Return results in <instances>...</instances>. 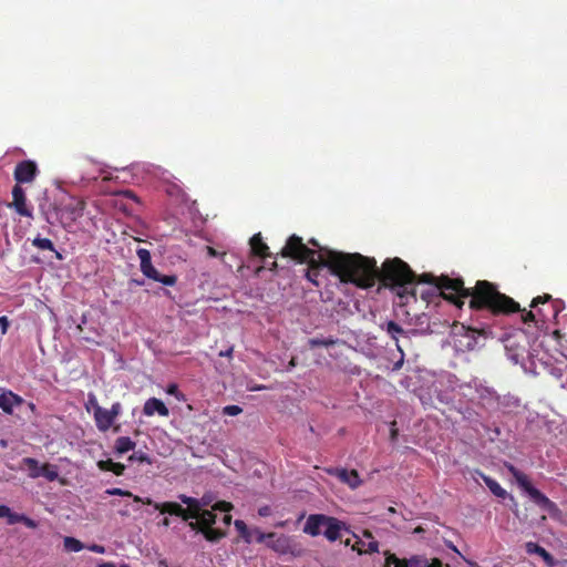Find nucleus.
Masks as SVG:
<instances>
[{"label":"nucleus","instance_id":"obj_1","mask_svg":"<svg viewBox=\"0 0 567 567\" xmlns=\"http://www.w3.org/2000/svg\"><path fill=\"white\" fill-rule=\"evenodd\" d=\"M329 264L343 284L369 289L379 281L383 287L395 290L400 298L409 295L415 297L414 288L410 289L408 285L415 284L416 275L399 257L385 259L379 268L373 257L359 252L332 254Z\"/></svg>","mask_w":567,"mask_h":567},{"label":"nucleus","instance_id":"obj_2","mask_svg":"<svg viewBox=\"0 0 567 567\" xmlns=\"http://www.w3.org/2000/svg\"><path fill=\"white\" fill-rule=\"evenodd\" d=\"M436 287L442 289L444 299L457 308H462L464 299L470 298L468 307L475 312L487 311L491 316H502L520 311L518 302L487 280H477L473 288H466L462 278L443 277Z\"/></svg>","mask_w":567,"mask_h":567},{"label":"nucleus","instance_id":"obj_3","mask_svg":"<svg viewBox=\"0 0 567 567\" xmlns=\"http://www.w3.org/2000/svg\"><path fill=\"white\" fill-rule=\"evenodd\" d=\"M323 254H318L316 250L310 249L303 244L302 238L297 235H291L286 245L280 250V256L285 258H291L299 264H307L308 269L306 277L309 281L319 286L318 276L323 267H327L330 272L338 277L329 264L332 254H344L343 251H337L331 249H321Z\"/></svg>","mask_w":567,"mask_h":567},{"label":"nucleus","instance_id":"obj_4","mask_svg":"<svg viewBox=\"0 0 567 567\" xmlns=\"http://www.w3.org/2000/svg\"><path fill=\"white\" fill-rule=\"evenodd\" d=\"M105 494L111 496H123V497H132L135 503H142L146 505H153L155 509L159 511L162 514H169L181 517L183 520L188 522L190 516H193L189 512H186L185 508L178 503L175 502H164V503H154L151 498H142L141 496L133 495L130 491L122 489L118 487L107 488Z\"/></svg>","mask_w":567,"mask_h":567},{"label":"nucleus","instance_id":"obj_5","mask_svg":"<svg viewBox=\"0 0 567 567\" xmlns=\"http://www.w3.org/2000/svg\"><path fill=\"white\" fill-rule=\"evenodd\" d=\"M84 209L85 203L83 200L72 199L66 204L53 206L54 217L50 212H44V218L49 224L53 225L58 221L66 229L83 216Z\"/></svg>","mask_w":567,"mask_h":567},{"label":"nucleus","instance_id":"obj_6","mask_svg":"<svg viewBox=\"0 0 567 567\" xmlns=\"http://www.w3.org/2000/svg\"><path fill=\"white\" fill-rule=\"evenodd\" d=\"M383 567H451L437 557H429L425 554H413L410 557H398L390 550L383 551Z\"/></svg>","mask_w":567,"mask_h":567},{"label":"nucleus","instance_id":"obj_7","mask_svg":"<svg viewBox=\"0 0 567 567\" xmlns=\"http://www.w3.org/2000/svg\"><path fill=\"white\" fill-rule=\"evenodd\" d=\"M508 472L513 475L518 486L528 494L530 499L542 509L553 513L557 511V505L550 501L544 493L533 486L528 476L516 468L513 464L506 465Z\"/></svg>","mask_w":567,"mask_h":567},{"label":"nucleus","instance_id":"obj_8","mask_svg":"<svg viewBox=\"0 0 567 567\" xmlns=\"http://www.w3.org/2000/svg\"><path fill=\"white\" fill-rule=\"evenodd\" d=\"M141 261L142 274L156 282L164 286H174L177 282L176 275H161L157 269L152 265L151 252L145 248H138L136 251Z\"/></svg>","mask_w":567,"mask_h":567},{"label":"nucleus","instance_id":"obj_9","mask_svg":"<svg viewBox=\"0 0 567 567\" xmlns=\"http://www.w3.org/2000/svg\"><path fill=\"white\" fill-rule=\"evenodd\" d=\"M121 412L122 405L120 402L113 403L110 410L103 409L97 402H95L94 421L99 431H109Z\"/></svg>","mask_w":567,"mask_h":567},{"label":"nucleus","instance_id":"obj_10","mask_svg":"<svg viewBox=\"0 0 567 567\" xmlns=\"http://www.w3.org/2000/svg\"><path fill=\"white\" fill-rule=\"evenodd\" d=\"M267 547L271 548L279 555L300 556L302 553V549L292 539V537L285 534L275 533V537L270 538V542H267Z\"/></svg>","mask_w":567,"mask_h":567},{"label":"nucleus","instance_id":"obj_11","mask_svg":"<svg viewBox=\"0 0 567 567\" xmlns=\"http://www.w3.org/2000/svg\"><path fill=\"white\" fill-rule=\"evenodd\" d=\"M39 174L35 162L24 159L16 165L13 177L18 185L32 183Z\"/></svg>","mask_w":567,"mask_h":567},{"label":"nucleus","instance_id":"obj_12","mask_svg":"<svg viewBox=\"0 0 567 567\" xmlns=\"http://www.w3.org/2000/svg\"><path fill=\"white\" fill-rule=\"evenodd\" d=\"M443 277H446V276L442 275L440 277H436L431 272H424L420 276H416V280H415L416 284H427V285L432 286L431 288H429L427 290H425L421 293V297L423 300H425L426 302H430L433 297H442L444 299V293H442V289L436 287L440 279Z\"/></svg>","mask_w":567,"mask_h":567},{"label":"nucleus","instance_id":"obj_13","mask_svg":"<svg viewBox=\"0 0 567 567\" xmlns=\"http://www.w3.org/2000/svg\"><path fill=\"white\" fill-rule=\"evenodd\" d=\"M327 473L336 476L340 482L347 484L350 488L355 489L362 484L357 470L348 471L347 468H328Z\"/></svg>","mask_w":567,"mask_h":567},{"label":"nucleus","instance_id":"obj_14","mask_svg":"<svg viewBox=\"0 0 567 567\" xmlns=\"http://www.w3.org/2000/svg\"><path fill=\"white\" fill-rule=\"evenodd\" d=\"M0 518H7L9 525L22 523L28 528L34 529L38 527V523L34 519L24 514L13 513L7 505H0Z\"/></svg>","mask_w":567,"mask_h":567},{"label":"nucleus","instance_id":"obj_15","mask_svg":"<svg viewBox=\"0 0 567 567\" xmlns=\"http://www.w3.org/2000/svg\"><path fill=\"white\" fill-rule=\"evenodd\" d=\"M12 207L16 212L24 217H32V210L27 205V197L24 189L16 184L12 188Z\"/></svg>","mask_w":567,"mask_h":567},{"label":"nucleus","instance_id":"obj_16","mask_svg":"<svg viewBox=\"0 0 567 567\" xmlns=\"http://www.w3.org/2000/svg\"><path fill=\"white\" fill-rule=\"evenodd\" d=\"M323 536L329 542H336L341 538V532L348 530L347 524L333 516H328L327 523H324Z\"/></svg>","mask_w":567,"mask_h":567},{"label":"nucleus","instance_id":"obj_17","mask_svg":"<svg viewBox=\"0 0 567 567\" xmlns=\"http://www.w3.org/2000/svg\"><path fill=\"white\" fill-rule=\"evenodd\" d=\"M328 520V515L324 514H311L308 516L306 524L303 526V533L308 534L312 537L319 536L322 534L324 528V523Z\"/></svg>","mask_w":567,"mask_h":567},{"label":"nucleus","instance_id":"obj_18","mask_svg":"<svg viewBox=\"0 0 567 567\" xmlns=\"http://www.w3.org/2000/svg\"><path fill=\"white\" fill-rule=\"evenodd\" d=\"M22 403L23 399L12 391H4L0 394V409L7 414H12L13 409Z\"/></svg>","mask_w":567,"mask_h":567},{"label":"nucleus","instance_id":"obj_19","mask_svg":"<svg viewBox=\"0 0 567 567\" xmlns=\"http://www.w3.org/2000/svg\"><path fill=\"white\" fill-rule=\"evenodd\" d=\"M143 413L146 416H152L155 413H157L161 416H168L169 410L159 399L151 398L146 400V402L144 403Z\"/></svg>","mask_w":567,"mask_h":567},{"label":"nucleus","instance_id":"obj_20","mask_svg":"<svg viewBox=\"0 0 567 567\" xmlns=\"http://www.w3.org/2000/svg\"><path fill=\"white\" fill-rule=\"evenodd\" d=\"M525 549L526 553L529 555L536 554L540 556L548 567H555L557 564L553 555L548 553L544 547L539 546L537 543L527 542L525 544Z\"/></svg>","mask_w":567,"mask_h":567},{"label":"nucleus","instance_id":"obj_21","mask_svg":"<svg viewBox=\"0 0 567 567\" xmlns=\"http://www.w3.org/2000/svg\"><path fill=\"white\" fill-rule=\"evenodd\" d=\"M249 244H250L251 252L255 256H258L260 258H266V257H270L271 256V254L269 252V247L267 246L266 243H264L262 237H261L260 234H255L250 238Z\"/></svg>","mask_w":567,"mask_h":567},{"label":"nucleus","instance_id":"obj_22","mask_svg":"<svg viewBox=\"0 0 567 567\" xmlns=\"http://www.w3.org/2000/svg\"><path fill=\"white\" fill-rule=\"evenodd\" d=\"M178 498L183 504L187 505L186 512H189L193 516H190V519H197L202 513L200 503L197 498L186 496L184 494L179 495Z\"/></svg>","mask_w":567,"mask_h":567},{"label":"nucleus","instance_id":"obj_23","mask_svg":"<svg viewBox=\"0 0 567 567\" xmlns=\"http://www.w3.org/2000/svg\"><path fill=\"white\" fill-rule=\"evenodd\" d=\"M136 443L128 436H120L115 440L114 451L116 454L122 455L130 451H133Z\"/></svg>","mask_w":567,"mask_h":567},{"label":"nucleus","instance_id":"obj_24","mask_svg":"<svg viewBox=\"0 0 567 567\" xmlns=\"http://www.w3.org/2000/svg\"><path fill=\"white\" fill-rule=\"evenodd\" d=\"M97 466L101 471L112 472L120 476L124 474L125 465L122 463L113 462L111 458L101 460L97 462Z\"/></svg>","mask_w":567,"mask_h":567},{"label":"nucleus","instance_id":"obj_25","mask_svg":"<svg viewBox=\"0 0 567 567\" xmlns=\"http://www.w3.org/2000/svg\"><path fill=\"white\" fill-rule=\"evenodd\" d=\"M482 480L485 485L488 487L491 493L499 498H506L508 496L507 492L492 477L482 474Z\"/></svg>","mask_w":567,"mask_h":567},{"label":"nucleus","instance_id":"obj_26","mask_svg":"<svg viewBox=\"0 0 567 567\" xmlns=\"http://www.w3.org/2000/svg\"><path fill=\"white\" fill-rule=\"evenodd\" d=\"M32 245H33L34 247H37L38 249H40V250H50V251H53V252H54V255H55V258H56V259H59V260H61V259H62V255H61V252H59V251L55 249V247H54V245H53L52 240H51V239H49V238H42V237H40V236H37V237L32 240Z\"/></svg>","mask_w":567,"mask_h":567},{"label":"nucleus","instance_id":"obj_27","mask_svg":"<svg viewBox=\"0 0 567 567\" xmlns=\"http://www.w3.org/2000/svg\"><path fill=\"white\" fill-rule=\"evenodd\" d=\"M462 328L466 329L467 337H471L473 339H475V334L482 336L484 338H487L488 336L492 334L491 327L488 324H481V326L471 324L467 327H465L463 324Z\"/></svg>","mask_w":567,"mask_h":567},{"label":"nucleus","instance_id":"obj_28","mask_svg":"<svg viewBox=\"0 0 567 567\" xmlns=\"http://www.w3.org/2000/svg\"><path fill=\"white\" fill-rule=\"evenodd\" d=\"M22 462L27 466V468L29 471V476L31 478L40 477L41 465L38 460H35L33 457H24L22 460Z\"/></svg>","mask_w":567,"mask_h":567},{"label":"nucleus","instance_id":"obj_29","mask_svg":"<svg viewBox=\"0 0 567 567\" xmlns=\"http://www.w3.org/2000/svg\"><path fill=\"white\" fill-rule=\"evenodd\" d=\"M63 546L68 553H78L84 548V545L81 540L71 536H65L63 538Z\"/></svg>","mask_w":567,"mask_h":567},{"label":"nucleus","instance_id":"obj_30","mask_svg":"<svg viewBox=\"0 0 567 567\" xmlns=\"http://www.w3.org/2000/svg\"><path fill=\"white\" fill-rule=\"evenodd\" d=\"M47 478L49 482H53L59 477L56 465L45 463L41 465L40 477Z\"/></svg>","mask_w":567,"mask_h":567},{"label":"nucleus","instance_id":"obj_31","mask_svg":"<svg viewBox=\"0 0 567 567\" xmlns=\"http://www.w3.org/2000/svg\"><path fill=\"white\" fill-rule=\"evenodd\" d=\"M202 534L210 543H217L226 536L225 532L214 527L202 528Z\"/></svg>","mask_w":567,"mask_h":567},{"label":"nucleus","instance_id":"obj_32","mask_svg":"<svg viewBox=\"0 0 567 567\" xmlns=\"http://www.w3.org/2000/svg\"><path fill=\"white\" fill-rule=\"evenodd\" d=\"M197 519L200 520L203 528L213 527V525L216 523V514H214L212 511L203 509Z\"/></svg>","mask_w":567,"mask_h":567},{"label":"nucleus","instance_id":"obj_33","mask_svg":"<svg viewBox=\"0 0 567 567\" xmlns=\"http://www.w3.org/2000/svg\"><path fill=\"white\" fill-rule=\"evenodd\" d=\"M234 525L237 532L239 533L240 537L244 538L246 543H251L250 532L246 523L241 519H236Z\"/></svg>","mask_w":567,"mask_h":567},{"label":"nucleus","instance_id":"obj_34","mask_svg":"<svg viewBox=\"0 0 567 567\" xmlns=\"http://www.w3.org/2000/svg\"><path fill=\"white\" fill-rule=\"evenodd\" d=\"M337 342H338V340L332 339V338H328V339L311 338V339H309L308 344L311 349H313L317 347H330V346L336 344Z\"/></svg>","mask_w":567,"mask_h":567},{"label":"nucleus","instance_id":"obj_35","mask_svg":"<svg viewBox=\"0 0 567 567\" xmlns=\"http://www.w3.org/2000/svg\"><path fill=\"white\" fill-rule=\"evenodd\" d=\"M385 330L391 336V338L396 341H398V334L404 333L403 328L395 321H388Z\"/></svg>","mask_w":567,"mask_h":567},{"label":"nucleus","instance_id":"obj_36","mask_svg":"<svg viewBox=\"0 0 567 567\" xmlns=\"http://www.w3.org/2000/svg\"><path fill=\"white\" fill-rule=\"evenodd\" d=\"M128 461L130 462H140V463H146V464H152V460L151 457L142 452V451H138V452H134L130 457H128Z\"/></svg>","mask_w":567,"mask_h":567},{"label":"nucleus","instance_id":"obj_37","mask_svg":"<svg viewBox=\"0 0 567 567\" xmlns=\"http://www.w3.org/2000/svg\"><path fill=\"white\" fill-rule=\"evenodd\" d=\"M360 555L379 553V542L370 540L364 549H358Z\"/></svg>","mask_w":567,"mask_h":567},{"label":"nucleus","instance_id":"obj_38","mask_svg":"<svg viewBox=\"0 0 567 567\" xmlns=\"http://www.w3.org/2000/svg\"><path fill=\"white\" fill-rule=\"evenodd\" d=\"M243 412V409L239 405H226L223 409V413L225 415L236 416Z\"/></svg>","mask_w":567,"mask_h":567},{"label":"nucleus","instance_id":"obj_39","mask_svg":"<svg viewBox=\"0 0 567 567\" xmlns=\"http://www.w3.org/2000/svg\"><path fill=\"white\" fill-rule=\"evenodd\" d=\"M549 300H551L550 295L545 293L543 296H537L532 300L530 308H536L538 305L546 303Z\"/></svg>","mask_w":567,"mask_h":567},{"label":"nucleus","instance_id":"obj_40","mask_svg":"<svg viewBox=\"0 0 567 567\" xmlns=\"http://www.w3.org/2000/svg\"><path fill=\"white\" fill-rule=\"evenodd\" d=\"M275 537V533H261L259 530H257V543H260V544H266L267 545V542H270V538H274Z\"/></svg>","mask_w":567,"mask_h":567},{"label":"nucleus","instance_id":"obj_41","mask_svg":"<svg viewBox=\"0 0 567 567\" xmlns=\"http://www.w3.org/2000/svg\"><path fill=\"white\" fill-rule=\"evenodd\" d=\"M519 312H522V321L524 323H530L535 321L536 315L533 311H526L525 309H520Z\"/></svg>","mask_w":567,"mask_h":567},{"label":"nucleus","instance_id":"obj_42","mask_svg":"<svg viewBox=\"0 0 567 567\" xmlns=\"http://www.w3.org/2000/svg\"><path fill=\"white\" fill-rule=\"evenodd\" d=\"M230 508H231V504L228 502H225V501L218 502L214 506V509H219V511H225V512L229 511Z\"/></svg>","mask_w":567,"mask_h":567},{"label":"nucleus","instance_id":"obj_43","mask_svg":"<svg viewBox=\"0 0 567 567\" xmlns=\"http://www.w3.org/2000/svg\"><path fill=\"white\" fill-rule=\"evenodd\" d=\"M9 320L6 316L0 317L1 333L6 334L9 329Z\"/></svg>","mask_w":567,"mask_h":567},{"label":"nucleus","instance_id":"obj_44","mask_svg":"<svg viewBox=\"0 0 567 567\" xmlns=\"http://www.w3.org/2000/svg\"><path fill=\"white\" fill-rule=\"evenodd\" d=\"M87 548H89V550L96 553V554L105 553V547L102 545L93 544V545L89 546Z\"/></svg>","mask_w":567,"mask_h":567},{"label":"nucleus","instance_id":"obj_45","mask_svg":"<svg viewBox=\"0 0 567 567\" xmlns=\"http://www.w3.org/2000/svg\"><path fill=\"white\" fill-rule=\"evenodd\" d=\"M188 526L198 533H202L203 525L199 519H196L195 522H189Z\"/></svg>","mask_w":567,"mask_h":567},{"label":"nucleus","instance_id":"obj_46","mask_svg":"<svg viewBox=\"0 0 567 567\" xmlns=\"http://www.w3.org/2000/svg\"><path fill=\"white\" fill-rule=\"evenodd\" d=\"M258 514L260 516H268L270 514V508L268 506H262L258 509Z\"/></svg>","mask_w":567,"mask_h":567},{"label":"nucleus","instance_id":"obj_47","mask_svg":"<svg viewBox=\"0 0 567 567\" xmlns=\"http://www.w3.org/2000/svg\"><path fill=\"white\" fill-rule=\"evenodd\" d=\"M167 393L173 394V395H177V393H178L177 385L176 384H169L168 388H167Z\"/></svg>","mask_w":567,"mask_h":567},{"label":"nucleus","instance_id":"obj_48","mask_svg":"<svg viewBox=\"0 0 567 567\" xmlns=\"http://www.w3.org/2000/svg\"><path fill=\"white\" fill-rule=\"evenodd\" d=\"M206 249L209 257H217L219 255V252L210 246H207Z\"/></svg>","mask_w":567,"mask_h":567},{"label":"nucleus","instance_id":"obj_49","mask_svg":"<svg viewBox=\"0 0 567 567\" xmlns=\"http://www.w3.org/2000/svg\"><path fill=\"white\" fill-rule=\"evenodd\" d=\"M445 545L452 549L453 551L457 553L458 555H461V553L458 551L457 547L452 543V542H445Z\"/></svg>","mask_w":567,"mask_h":567},{"label":"nucleus","instance_id":"obj_50","mask_svg":"<svg viewBox=\"0 0 567 567\" xmlns=\"http://www.w3.org/2000/svg\"><path fill=\"white\" fill-rule=\"evenodd\" d=\"M362 535H363L364 538H368L370 540H374L372 533L370 530H368V529H364Z\"/></svg>","mask_w":567,"mask_h":567},{"label":"nucleus","instance_id":"obj_51","mask_svg":"<svg viewBox=\"0 0 567 567\" xmlns=\"http://www.w3.org/2000/svg\"><path fill=\"white\" fill-rule=\"evenodd\" d=\"M231 354H233V348H229L226 351H220L219 352L220 357H231Z\"/></svg>","mask_w":567,"mask_h":567},{"label":"nucleus","instance_id":"obj_52","mask_svg":"<svg viewBox=\"0 0 567 567\" xmlns=\"http://www.w3.org/2000/svg\"><path fill=\"white\" fill-rule=\"evenodd\" d=\"M361 546H364V543L362 540H358L353 546H352V549L353 550H357L358 549H362Z\"/></svg>","mask_w":567,"mask_h":567},{"label":"nucleus","instance_id":"obj_53","mask_svg":"<svg viewBox=\"0 0 567 567\" xmlns=\"http://www.w3.org/2000/svg\"><path fill=\"white\" fill-rule=\"evenodd\" d=\"M89 402L93 406V409L95 410V402H97V401H96V398L93 394L89 395Z\"/></svg>","mask_w":567,"mask_h":567},{"label":"nucleus","instance_id":"obj_54","mask_svg":"<svg viewBox=\"0 0 567 567\" xmlns=\"http://www.w3.org/2000/svg\"><path fill=\"white\" fill-rule=\"evenodd\" d=\"M297 365V360L296 358H291V360L289 361L288 363V370L295 368Z\"/></svg>","mask_w":567,"mask_h":567},{"label":"nucleus","instance_id":"obj_55","mask_svg":"<svg viewBox=\"0 0 567 567\" xmlns=\"http://www.w3.org/2000/svg\"><path fill=\"white\" fill-rule=\"evenodd\" d=\"M99 567H116L113 563H102Z\"/></svg>","mask_w":567,"mask_h":567},{"label":"nucleus","instance_id":"obj_56","mask_svg":"<svg viewBox=\"0 0 567 567\" xmlns=\"http://www.w3.org/2000/svg\"><path fill=\"white\" fill-rule=\"evenodd\" d=\"M414 533L415 534H422L424 533V528L422 526H417L415 529H414Z\"/></svg>","mask_w":567,"mask_h":567},{"label":"nucleus","instance_id":"obj_57","mask_svg":"<svg viewBox=\"0 0 567 567\" xmlns=\"http://www.w3.org/2000/svg\"><path fill=\"white\" fill-rule=\"evenodd\" d=\"M309 244L315 246V247H319L320 248L319 243L315 238L310 239Z\"/></svg>","mask_w":567,"mask_h":567},{"label":"nucleus","instance_id":"obj_58","mask_svg":"<svg viewBox=\"0 0 567 567\" xmlns=\"http://www.w3.org/2000/svg\"><path fill=\"white\" fill-rule=\"evenodd\" d=\"M224 522H225V524H227V525H228V524H230V522H231V516H230V515H225V517H224Z\"/></svg>","mask_w":567,"mask_h":567},{"label":"nucleus","instance_id":"obj_59","mask_svg":"<svg viewBox=\"0 0 567 567\" xmlns=\"http://www.w3.org/2000/svg\"><path fill=\"white\" fill-rule=\"evenodd\" d=\"M396 434H398V430H396V429H394V427H392V429H391V437H392L393 440L395 439Z\"/></svg>","mask_w":567,"mask_h":567},{"label":"nucleus","instance_id":"obj_60","mask_svg":"<svg viewBox=\"0 0 567 567\" xmlns=\"http://www.w3.org/2000/svg\"><path fill=\"white\" fill-rule=\"evenodd\" d=\"M175 189H176V190H179V188H178L176 185H174L171 189H167V192H168V194H171V195H172V194H174V193H175Z\"/></svg>","mask_w":567,"mask_h":567},{"label":"nucleus","instance_id":"obj_61","mask_svg":"<svg viewBox=\"0 0 567 567\" xmlns=\"http://www.w3.org/2000/svg\"><path fill=\"white\" fill-rule=\"evenodd\" d=\"M163 526H169V519L168 518H164L163 522H162Z\"/></svg>","mask_w":567,"mask_h":567},{"label":"nucleus","instance_id":"obj_62","mask_svg":"<svg viewBox=\"0 0 567 567\" xmlns=\"http://www.w3.org/2000/svg\"><path fill=\"white\" fill-rule=\"evenodd\" d=\"M126 195H127L128 197H131V198H134V199L136 198V196L134 195V193H132V192H130V190H128V192H126Z\"/></svg>","mask_w":567,"mask_h":567},{"label":"nucleus","instance_id":"obj_63","mask_svg":"<svg viewBox=\"0 0 567 567\" xmlns=\"http://www.w3.org/2000/svg\"><path fill=\"white\" fill-rule=\"evenodd\" d=\"M120 514H121L122 516H127V515H128V512H127L126 509H122V511L120 512Z\"/></svg>","mask_w":567,"mask_h":567},{"label":"nucleus","instance_id":"obj_64","mask_svg":"<svg viewBox=\"0 0 567 567\" xmlns=\"http://www.w3.org/2000/svg\"><path fill=\"white\" fill-rule=\"evenodd\" d=\"M388 512H389V513H395V509H394V507H389V508H388Z\"/></svg>","mask_w":567,"mask_h":567}]
</instances>
